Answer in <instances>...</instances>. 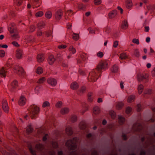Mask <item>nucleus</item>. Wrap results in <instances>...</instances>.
<instances>
[{
    "instance_id": "nucleus-1",
    "label": "nucleus",
    "mask_w": 155,
    "mask_h": 155,
    "mask_svg": "<svg viewBox=\"0 0 155 155\" xmlns=\"http://www.w3.org/2000/svg\"><path fill=\"white\" fill-rule=\"evenodd\" d=\"M77 140V138L69 140L66 143V146L68 147L69 149L71 150H74L77 147L76 143Z\"/></svg>"
},
{
    "instance_id": "nucleus-2",
    "label": "nucleus",
    "mask_w": 155,
    "mask_h": 155,
    "mask_svg": "<svg viewBox=\"0 0 155 155\" xmlns=\"http://www.w3.org/2000/svg\"><path fill=\"white\" fill-rule=\"evenodd\" d=\"M32 110L30 112V116L32 119H33L36 117V115L39 113L40 109L38 107L34 105L32 107Z\"/></svg>"
},
{
    "instance_id": "nucleus-3",
    "label": "nucleus",
    "mask_w": 155,
    "mask_h": 155,
    "mask_svg": "<svg viewBox=\"0 0 155 155\" xmlns=\"http://www.w3.org/2000/svg\"><path fill=\"white\" fill-rule=\"evenodd\" d=\"M10 85L11 87V91L14 92L18 87V82L16 80H14L11 83Z\"/></svg>"
},
{
    "instance_id": "nucleus-4",
    "label": "nucleus",
    "mask_w": 155,
    "mask_h": 155,
    "mask_svg": "<svg viewBox=\"0 0 155 155\" xmlns=\"http://www.w3.org/2000/svg\"><path fill=\"white\" fill-rule=\"evenodd\" d=\"M107 65L106 62H100L97 66L96 69L98 71H100L102 69H105Z\"/></svg>"
},
{
    "instance_id": "nucleus-5",
    "label": "nucleus",
    "mask_w": 155,
    "mask_h": 155,
    "mask_svg": "<svg viewBox=\"0 0 155 155\" xmlns=\"http://www.w3.org/2000/svg\"><path fill=\"white\" fill-rule=\"evenodd\" d=\"M2 107L3 110L5 113H8L9 111V107L7 101L5 100H3L2 103Z\"/></svg>"
},
{
    "instance_id": "nucleus-6",
    "label": "nucleus",
    "mask_w": 155,
    "mask_h": 155,
    "mask_svg": "<svg viewBox=\"0 0 155 155\" xmlns=\"http://www.w3.org/2000/svg\"><path fill=\"white\" fill-rule=\"evenodd\" d=\"M55 18L56 19H60L62 18L63 16L62 11L61 9L57 11L54 15Z\"/></svg>"
},
{
    "instance_id": "nucleus-7",
    "label": "nucleus",
    "mask_w": 155,
    "mask_h": 155,
    "mask_svg": "<svg viewBox=\"0 0 155 155\" xmlns=\"http://www.w3.org/2000/svg\"><path fill=\"white\" fill-rule=\"evenodd\" d=\"M47 82L48 84L52 87L55 86L57 83V81L56 79L52 78H49L47 80Z\"/></svg>"
},
{
    "instance_id": "nucleus-8",
    "label": "nucleus",
    "mask_w": 155,
    "mask_h": 155,
    "mask_svg": "<svg viewBox=\"0 0 155 155\" xmlns=\"http://www.w3.org/2000/svg\"><path fill=\"white\" fill-rule=\"evenodd\" d=\"M26 99L25 97L21 95L18 102V104L21 106H24L26 102Z\"/></svg>"
},
{
    "instance_id": "nucleus-9",
    "label": "nucleus",
    "mask_w": 155,
    "mask_h": 155,
    "mask_svg": "<svg viewBox=\"0 0 155 155\" xmlns=\"http://www.w3.org/2000/svg\"><path fill=\"white\" fill-rule=\"evenodd\" d=\"M23 51L21 49H18L16 52V57L18 59H21L22 58V55Z\"/></svg>"
},
{
    "instance_id": "nucleus-10",
    "label": "nucleus",
    "mask_w": 155,
    "mask_h": 155,
    "mask_svg": "<svg viewBox=\"0 0 155 155\" xmlns=\"http://www.w3.org/2000/svg\"><path fill=\"white\" fill-rule=\"evenodd\" d=\"M117 11L116 10H114L110 12L108 15L109 18L112 19L115 17L117 15Z\"/></svg>"
},
{
    "instance_id": "nucleus-11",
    "label": "nucleus",
    "mask_w": 155,
    "mask_h": 155,
    "mask_svg": "<svg viewBox=\"0 0 155 155\" xmlns=\"http://www.w3.org/2000/svg\"><path fill=\"white\" fill-rule=\"evenodd\" d=\"M69 111L70 109L69 108L64 107L61 109L60 112L61 114L64 115L68 114Z\"/></svg>"
},
{
    "instance_id": "nucleus-12",
    "label": "nucleus",
    "mask_w": 155,
    "mask_h": 155,
    "mask_svg": "<svg viewBox=\"0 0 155 155\" xmlns=\"http://www.w3.org/2000/svg\"><path fill=\"white\" fill-rule=\"evenodd\" d=\"M6 69L5 67H2L0 68V74L1 77H6V74L7 73Z\"/></svg>"
},
{
    "instance_id": "nucleus-13",
    "label": "nucleus",
    "mask_w": 155,
    "mask_h": 155,
    "mask_svg": "<svg viewBox=\"0 0 155 155\" xmlns=\"http://www.w3.org/2000/svg\"><path fill=\"white\" fill-rule=\"evenodd\" d=\"M86 123L84 120L81 121L79 125V128L82 130L86 128Z\"/></svg>"
},
{
    "instance_id": "nucleus-14",
    "label": "nucleus",
    "mask_w": 155,
    "mask_h": 155,
    "mask_svg": "<svg viewBox=\"0 0 155 155\" xmlns=\"http://www.w3.org/2000/svg\"><path fill=\"white\" fill-rule=\"evenodd\" d=\"M137 81L139 82L143 81V80L146 78L144 76L143 74H137Z\"/></svg>"
},
{
    "instance_id": "nucleus-15",
    "label": "nucleus",
    "mask_w": 155,
    "mask_h": 155,
    "mask_svg": "<svg viewBox=\"0 0 155 155\" xmlns=\"http://www.w3.org/2000/svg\"><path fill=\"white\" fill-rule=\"evenodd\" d=\"M78 87L79 85L78 83L76 82H73L71 84V88L73 90H77Z\"/></svg>"
},
{
    "instance_id": "nucleus-16",
    "label": "nucleus",
    "mask_w": 155,
    "mask_h": 155,
    "mask_svg": "<svg viewBox=\"0 0 155 155\" xmlns=\"http://www.w3.org/2000/svg\"><path fill=\"white\" fill-rule=\"evenodd\" d=\"M128 26V22L126 20H124L122 23L121 28L123 29H126Z\"/></svg>"
},
{
    "instance_id": "nucleus-17",
    "label": "nucleus",
    "mask_w": 155,
    "mask_h": 155,
    "mask_svg": "<svg viewBox=\"0 0 155 155\" xmlns=\"http://www.w3.org/2000/svg\"><path fill=\"white\" fill-rule=\"evenodd\" d=\"M33 8H37L41 5V0H34Z\"/></svg>"
},
{
    "instance_id": "nucleus-18",
    "label": "nucleus",
    "mask_w": 155,
    "mask_h": 155,
    "mask_svg": "<svg viewBox=\"0 0 155 155\" xmlns=\"http://www.w3.org/2000/svg\"><path fill=\"white\" fill-rule=\"evenodd\" d=\"M33 131V129L32 127V125L30 124L26 127V132L28 134L32 133Z\"/></svg>"
},
{
    "instance_id": "nucleus-19",
    "label": "nucleus",
    "mask_w": 155,
    "mask_h": 155,
    "mask_svg": "<svg viewBox=\"0 0 155 155\" xmlns=\"http://www.w3.org/2000/svg\"><path fill=\"white\" fill-rule=\"evenodd\" d=\"M93 113L95 114H97L100 113V109L99 107L97 106L94 107L93 109Z\"/></svg>"
},
{
    "instance_id": "nucleus-20",
    "label": "nucleus",
    "mask_w": 155,
    "mask_h": 155,
    "mask_svg": "<svg viewBox=\"0 0 155 155\" xmlns=\"http://www.w3.org/2000/svg\"><path fill=\"white\" fill-rule=\"evenodd\" d=\"M66 133L68 135H71L73 133L72 129L70 127H67L65 130Z\"/></svg>"
},
{
    "instance_id": "nucleus-21",
    "label": "nucleus",
    "mask_w": 155,
    "mask_h": 155,
    "mask_svg": "<svg viewBox=\"0 0 155 155\" xmlns=\"http://www.w3.org/2000/svg\"><path fill=\"white\" fill-rule=\"evenodd\" d=\"M55 59L53 55H51L49 56L48 61L50 65L52 64L55 61Z\"/></svg>"
},
{
    "instance_id": "nucleus-22",
    "label": "nucleus",
    "mask_w": 155,
    "mask_h": 155,
    "mask_svg": "<svg viewBox=\"0 0 155 155\" xmlns=\"http://www.w3.org/2000/svg\"><path fill=\"white\" fill-rule=\"evenodd\" d=\"M133 4L131 0H126V6L127 8H130L132 6Z\"/></svg>"
},
{
    "instance_id": "nucleus-23",
    "label": "nucleus",
    "mask_w": 155,
    "mask_h": 155,
    "mask_svg": "<svg viewBox=\"0 0 155 155\" xmlns=\"http://www.w3.org/2000/svg\"><path fill=\"white\" fill-rule=\"evenodd\" d=\"M118 122L120 125L123 124L125 121V118L120 115L118 116Z\"/></svg>"
},
{
    "instance_id": "nucleus-24",
    "label": "nucleus",
    "mask_w": 155,
    "mask_h": 155,
    "mask_svg": "<svg viewBox=\"0 0 155 155\" xmlns=\"http://www.w3.org/2000/svg\"><path fill=\"white\" fill-rule=\"evenodd\" d=\"M37 59L38 61L40 63L43 61L44 58L42 54H39L37 56Z\"/></svg>"
},
{
    "instance_id": "nucleus-25",
    "label": "nucleus",
    "mask_w": 155,
    "mask_h": 155,
    "mask_svg": "<svg viewBox=\"0 0 155 155\" xmlns=\"http://www.w3.org/2000/svg\"><path fill=\"white\" fill-rule=\"evenodd\" d=\"M144 87L142 84H140L138 87V92L139 94H141L143 90Z\"/></svg>"
},
{
    "instance_id": "nucleus-26",
    "label": "nucleus",
    "mask_w": 155,
    "mask_h": 155,
    "mask_svg": "<svg viewBox=\"0 0 155 155\" xmlns=\"http://www.w3.org/2000/svg\"><path fill=\"white\" fill-rule=\"evenodd\" d=\"M124 105V103L122 102H118L116 105V108L118 110H120L123 106Z\"/></svg>"
},
{
    "instance_id": "nucleus-27",
    "label": "nucleus",
    "mask_w": 155,
    "mask_h": 155,
    "mask_svg": "<svg viewBox=\"0 0 155 155\" xmlns=\"http://www.w3.org/2000/svg\"><path fill=\"white\" fill-rule=\"evenodd\" d=\"M93 93L91 92H89L87 94V100L88 101L91 102L92 101L93 98L92 97L93 95Z\"/></svg>"
},
{
    "instance_id": "nucleus-28",
    "label": "nucleus",
    "mask_w": 155,
    "mask_h": 155,
    "mask_svg": "<svg viewBox=\"0 0 155 155\" xmlns=\"http://www.w3.org/2000/svg\"><path fill=\"white\" fill-rule=\"evenodd\" d=\"M46 17L48 19H50L52 16V12L50 11H47L45 13Z\"/></svg>"
},
{
    "instance_id": "nucleus-29",
    "label": "nucleus",
    "mask_w": 155,
    "mask_h": 155,
    "mask_svg": "<svg viewBox=\"0 0 155 155\" xmlns=\"http://www.w3.org/2000/svg\"><path fill=\"white\" fill-rule=\"evenodd\" d=\"M134 55L136 58H138L140 57V54L138 49H135L134 50Z\"/></svg>"
},
{
    "instance_id": "nucleus-30",
    "label": "nucleus",
    "mask_w": 155,
    "mask_h": 155,
    "mask_svg": "<svg viewBox=\"0 0 155 155\" xmlns=\"http://www.w3.org/2000/svg\"><path fill=\"white\" fill-rule=\"evenodd\" d=\"M18 72H19L18 74H20L22 77H23L24 76L25 73L22 68H20L18 70Z\"/></svg>"
},
{
    "instance_id": "nucleus-31",
    "label": "nucleus",
    "mask_w": 155,
    "mask_h": 155,
    "mask_svg": "<svg viewBox=\"0 0 155 155\" xmlns=\"http://www.w3.org/2000/svg\"><path fill=\"white\" fill-rule=\"evenodd\" d=\"M152 93V90L151 89L148 88L145 90L144 91V94L150 95Z\"/></svg>"
},
{
    "instance_id": "nucleus-32",
    "label": "nucleus",
    "mask_w": 155,
    "mask_h": 155,
    "mask_svg": "<svg viewBox=\"0 0 155 155\" xmlns=\"http://www.w3.org/2000/svg\"><path fill=\"white\" fill-rule=\"evenodd\" d=\"M25 41L26 43L32 42L34 41L33 38L31 36H29L25 38Z\"/></svg>"
},
{
    "instance_id": "nucleus-33",
    "label": "nucleus",
    "mask_w": 155,
    "mask_h": 155,
    "mask_svg": "<svg viewBox=\"0 0 155 155\" xmlns=\"http://www.w3.org/2000/svg\"><path fill=\"white\" fill-rule=\"evenodd\" d=\"M141 126L140 124L139 123L136 124L134 125L133 127L134 130H140V128L139 127Z\"/></svg>"
},
{
    "instance_id": "nucleus-34",
    "label": "nucleus",
    "mask_w": 155,
    "mask_h": 155,
    "mask_svg": "<svg viewBox=\"0 0 155 155\" xmlns=\"http://www.w3.org/2000/svg\"><path fill=\"white\" fill-rule=\"evenodd\" d=\"M50 104L49 102L47 101H44L42 105V107L45 108L46 107H49L50 106Z\"/></svg>"
},
{
    "instance_id": "nucleus-35",
    "label": "nucleus",
    "mask_w": 155,
    "mask_h": 155,
    "mask_svg": "<svg viewBox=\"0 0 155 155\" xmlns=\"http://www.w3.org/2000/svg\"><path fill=\"white\" fill-rule=\"evenodd\" d=\"M119 57L122 60L124 59L127 58V56L125 53H124L121 54Z\"/></svg>"
},
{
    "instance_id": "nucleus-36",
    "label": "nucleus",
    "mask_w": 155,
    "mask_h": 155,
    "mask_svg": "<svg viewBox=\"0 0 155 155\" xmlns=\"http://www.w3.org/2000/svg\"><path fill=\"white\" fill-rule=\"evenodd\" d=\"M46 80V79L45 77H43L39 78L38 81L37 83L39 84H42L44 83Z\"/></svg>"
},
{
    "instance_id": "nucleus-37",
    "label": "nucleus",
    "mask_w": 155,
    "mask_h": 155,
    "mask_svg": "<svg viewBox=\"0 0 155 155\" xmlns=\"http://www.w3.org/2000/svg\"><path fill=\"white\" fill-rule=\"evenodd\" d=\"M72 37L73 39L76 41L78 40L79 38V34L75 33H73Z\"/></svg>"
},
{
    "instance_id": "nucleus-38",
    "label": "nucleus",
    "mask_w": 155,
    "mask_h": 155,
    "mask_svg": "<svg viewBox=\"0 0 155 155\" xmlns=\"http://www.w3.org/2000/svg\"><path fill=\"white\" fill-rule=\"evenodd\" d=\"M62 104L63 103L62 101H59L56 103L55 106L57 108H60L62 106Z\"/></svg>"
},
{
    "instance_id": "nucleus-39",
    "label": "nucleus",
    "mask_w": 155,
    "mask_h": 155,
    "mask_svg": "<svg viewBox=\"0 0 155 155\" xmlns=\"http://www.w3.org/2000/svg\"><path fill=\"white\" fill-rule=\"evenodd\" d=\"M36 71L38 74H41L43 72V69L41 67H38L36 70Z\"/></svg>"
},
{
    "instance_id": "nucleus-40",
    "label": "nucleus",
    "mask_w": 155,
    "mask_h": 155,
    "mask_svg": "<svg viewBox=\"0 0 155 155\" xmlns=\"http://www.w3.org/2000/svg\"><path fill=\"white\" fill-rule=\"evenodd\" d=\"M8 30L11 34L16 33L17 31L16 29L13 26L10 27Z\"/></svg>"
},
{
    "instance_id": "nucleus-41",
    "label": "nucleus",
    "mask_w": 155,
    "mask_h": 155,
    "mask_svg": "<svg viewBox=\"0 0 155 155\" xmlns=\"http://www.w3.org/2000/svg\"><path fill=\"white\" fill-rule=\"evenodd\" d=\"M135 98V97L134 95H131L128 97L127 101L128 102H131L134 101Z\"/></svg>"
},
{
    "instance_id": "nucleus-42",
    "label": "nucleus",
    "mask_w": 155,
    "mask_h": 155,
    "mask_svg": "<svg viewBox=\"0 0 155 155\" xmlns=\"http://www.w3.org/2000/svg\"><path fill=\"white\" fill-rule=\"evenodd\" d=\"M77 117L75 115H72L71 116V120L72 122H74L77 120Z\"/></svg>"
},
{
    "instance_id": "nucleus-43",
    "label": "nucleus",
    "mask_w": 155,
    "mask_h": 155,
    "mask_svg": "<svg viewBox=\"0 0 155 155\" xmlns=\"http://www.w3.org/2000/svg\"><path fill=\"white\" fill-rule=\"evenodd\" d=\"M112 72L113 73L117 72L118 71V68L116 65H114L111 69Z\"/></svg>"
},
{
    "instance_id": "nucleus-44",
    "label": "nucleus",
    "mask_w": 155,
    "mask_h": 155,
    "mask_svg": "<svg viewBox=\"0 0 155 155\" xmlns=\"http://www.w3.org/2000/svg\"><path fill=\"white\" fill-rule=\"evenodd\" d=\"M43 15V12L41 11L37 12L35 14V16L37 17H41Z\"/></svg>"
},
{
    "instance_id": "nucleus-45",
    "label": "nucleus",
    "mask_w": 155,
    "mask_h": 155,
    "mask_svg": "<svg viewBox=\"0 0 155 155\" xmlns=\"http://www.w3.org/2000/svg\"><path fill=\"white\" fill-rule=\"evenodd\" d=\"M78 8L79 9L84 10L86 8L85 6L82 4H80L78 5Z\"/></svg>"
},
{
    "instance_id": "nucleus-46",
    "label": "nucleus",
    "mask_w": 155,
    "mask_h": 155,
    "mask_svg": "<svg viewBox=\"0 0 155 155\" xmlns=\"http://www.w3.org/2000/svg\"><path fill=\"white\" fill-rule=\"evenodd\" d=\"M109 114L112 118H114L116 116L115 113L112 110L110 111L109 112Z\"/></svg>"
},
{
    "instance_id": "nucleus-47",
    "label": "nucleus",
    "mask_w": 155,
    "mask_h": 155,
    "mask_svg": "<svg viewBox=\"0 0 155 155\" xmlns=\"http://www.w3.org/2000/svg\"><path fill=\"white\" fill-rule=\"evenodd\" d=\"M69 50L70 51L72 52V54H74L76 52V50L72 46H71L69 49Z\"/></svg>"
},
{
    "instance_id": "nucleus-48",
    "label": "nucleus",
    "mask_w": 155,
    "mask_h": 155,
    "mask_svg": "<svg viewBox=\"0 0 155 155\" xmlns=\"http://www.w3.org/2000/svg\"><path fill=\"white\" fill-rule=\"evenodd\" d=\"M43 147L42 145L41 144H39L36 145L35 148L37 149L41 150L42 149Z\"/></svg>"
},
{
    "instance_id": "nucleus-49",
    "label": "nucleus",
    "mask_w": 155,
    "mask_h": 155,
    "mask_svg": "<svg viewBox=\"0 0 155 155\" xmlns=\"http://www.w3.org/2000/svg\"><path fill=\"white\" fill-rule=\"evenodd\" d=\"M15 3L18 6H20L22 2L21 0H15L14 1Z\"/></svg>"
},
{
    "instance_id": "nucleus-50",
    "label": "nucleus",
    "mask_w": 155,
    "mask_h": 155,
    "mask_svg": "<svg viewBox=\"0 0 155 155\" xmlns=\"http://www.w3.org/2000/svg\"><path fill=\"white\" fill-rule=\"evenodd\" d=\"M86 87L84 86H83L81 87L80 89V92L81 94H82L84 93L86 91Z\"/></svg>"
},
{
    "instance_id": "nucleus-51",
    "label": "nucleus",
    "mask_w": 155,
    "mask_h": 155,
    "mask_svg": "<svg viewBox=\"0 0 155 155\" xmlns=\"http://www.w3.org/2000/svg\"><path fill=\"white\" fill-rule=\"evenodd\" d=\"M45 25V24L43 23H40L38 24V28L41 29L43 28Z\"/></svg>"
},
{
    "instance_id": "nucleus-52",
    "label": "nucleus",
    "mask_w": 155,
    "mask_h": 155,
    "mask_svg": "<svg viewBox=\"0 0 155 155\" xmlns=\"http://www.w3.org/2000/svg\"><path fill=\"white\" fill-rule=\"evenodd\" d=\"M36 35L38 37L41 36L42 35V32L40 30H38L37 31Z\"/></svg>"
},
{
    "instance_id": "nucleus-53",
    "label": "nucleus",
    "mask_w": 155,
    "mask_h": 155,
    "mask_svg": "<svg viewBox=\"0 0 155 155\" xmlns=\"http://www.w3.org/2000/svg\"><path fill=\"white\" fill-rule=\"evenodd\" d=\"M35 27L34 26H31L30 27L29 33H32L35 30Z\"/></svg>"
},
{
    "instance_id": "nucleus-54",
    "label": "nucleus",
    "mask_w": 155,
    "mask_h": 155,
    "mask_svg": "<svg viewBox=\"0 0 155 155\" xmlns=\"http://www.w3.org/2000/svg\"><path fill=\"white\" fill-rule=\"evenodd\" d=\"M66 14V15H68L69 16H71L72 15L73 13L72 12V10H69L67 11Z\"/></svg>"
},
{
    "instance_id": "nucleus-55",
    "label": "nucleus",
    "mask_w": 155,
    "mask_h": 155,
    "mask_svg": "<svg viewBox=\"0 0 155 155\" xmlns=\"http://www.w3.org/2000/svg\"><path fill=\"white\" fill-rule=\"evenodd\" d=\"M131 108L130 107H128L126 108V112L127 114H129L131 112Z\"/></svg>"
},
{
    "instance_id": "nucleus-56",
    "label": "nucleus",
    "mask_w": 155,
    "mask_h": 155,
    "mask_svg": "<svg viewBox=\"0 0 155 155\" xmlns=\"http://www.w3.org/2000/svg\"><path fill=\"white\" fill-rule=\"evenodd\" d=\"M132 42L133 43L136 44L137 45H139V40L137 39L134 38L132 40Z\"/></svg>"
},
{
    "instance_id": "nucleus-57",
    "label": "nucleus",
    "mask_w": 155,
    "mask_h": 155,
    "mask_svg": "<svg viewBox=\"0 0 155 155\" xmlns=\"http://www.w3.org/2000/svg\"><path fill=\"white\" fill-rule=\"evenodd\" d=\"M5 54V52L3 50L0 51V57H4Z\"/></svg>"
},
{
    "instance_id": "nucleus-58",
    "label": "nucleus",
    "mask_w": 155,
    "mask_h": 155,
    "mask_svg": "<svg viewBox=\"0 0 155 155\" xmlns=\"http://www.w3.org/2000/svg\"><path fill=\"white\" fill-rule=\"evenodd\" d=\"M97 57L99 58H102L104 55V54L102 52H99L97 54Z\"/></svg>"
},
{
    "instance_id": "nucleus-59",
    "label": "nucleus",
    "mask_w": 155,
    "mask_h": 155,
    "mask_svg": "<svg viewBox=\"0 0 155 155\" xmlns=\"http://www.w3.org/2000/svg\"><path fill=\"white\" fill-rule=\"evenodd\" d=\"M94 2L96 5H98L101 3V0H94Z\"/></svg>"
},
{
    "instance_id": "nucleus-60",
    "label": "nucleus",
    "mask_w": 155,
    "mask_h": 155,
    "mask_svg": "<svg viewBox=\"0 0 155 155\" xmlns=\"http://www.w3.org/2000/svg\"><path fill=\"white\" fill-rule=\"evenodd\" d=\"M12 37L14 38L15 39H18L20 38L19 36L17 34H15L13 35H12Z\"/></svg>"
},
{
    "instance_id": "nucleus-61",
    "label": "nucleus",
    "mask_w": 155,
    "mask_h": 155,
    "mask_svg": "<svg viewBox=\"0 0 155 155\" xmlns=\"http://www.w3.org/2000/svg\"><path fill=\"white\" fill-rule=\"evenodd\" d=\"M12 44L15 46L16 47H18L19 45L18 44V42L16 41H13L12 42Z\"/></svg>"
},
{
    "instance_id": "nucleus-62",
    "label": "nucleus",
    "mask_w": 155,
    "mask_h": 155,
    "mask_svg": "<svg viewBox=\"0 0 155 155\" xmlns=\"http://www.w3.org/2000/svg\"><path fill=\"white\" fill-rule=\"evenodd\" d=\"M67 47V46L66 45H61L58 46V48L60 49H64L65 48Z\"/></svg>"
},
{
    "instance_id": "nucleus-63",
    "label": "nucleus",
    "mask_w": 155,
    "mask_h": 155,
    "mask_svg": "<svg viewBox=\"0 0 155 155\" xmlns=\"http://www.w3.org/2000/svg\"><path fill=\"white\" fill-rule=\"evenodd\" d=\"M88 30L90 33L91 34H95V31L94 30L92 29L91 28H89L88 29Z\"/></svg>"
},
{
    "instance_id": "nucleus-64",
    "label": "nucleus",
    "mask_w": 155,
    "mask_h": 155,
    "mask_svg": "<svg viewBox=\"0 0 155 155\" xmlns=\"http://www.w3.org/2000/svg\"><path fill=\"white\" fill-rule=\"evenodd\" d=\"M46 35L48 37H49L51 36L52 35V32L51 31H47L45 32Z\"/></svg>"
}]
</instances>
